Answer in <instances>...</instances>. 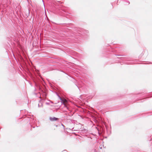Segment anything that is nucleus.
Here are the masks:
<instances>
[{"instance_id": "obj_3", "label": "nucleus", "mask_w": 152, "mask_h": 152, "mask_svg": "<svg viewBox=\"0 0 152 152\" xmlns=\"http://www.w3.org/2000/svg\"><path fill=\"white\" fill-rule=\"evenodd\" d=\"M44 94L45 95H46V93H44Z\"/></svg>"}, {"instance_id": "obj_4", "label": "nucleus", "mask_w": 152, "mask_h": 152, "mask_svg": "<svg viewBox=\"0 0 152 152\" xmlns=\"http://www.w3.org/2000/svg\"><path fill=\"white\" fill-rule=\"evenodd\" d=\"M56 128H57V126H56Z\"/></svg>"}, {"instance_id": "obj_2", "label": "nucleus", "mask_w": 152, "mask_h": 152, "mask_svg": "<svg viewBox=\"0 0 152 152\" xmlns=\"http://www.w3.org/2000/svg\"><path fill=\"white\" fill-rule=\"evenodd\" d=\"M58 119V118L55 117L51 118H50V120L52 121H57Z\"/></svg>"}, {"instance_id": "obj_5", "label": "nucleus", "mask_w": 152, "mask_h": 152, "mask_svg": "<svg viewBox=\"0 0 152 152\" xmlns=\"http://www.w3.org/2000/svg\"><path fill=\"white\" fill-rule=\"evenodd\" d=\"M56 129H54V130H55Z\"/></svg>"}, {"instance_id": "obj_1", "label": "nucleus", "mask_w": 152, "mask_h": 152, "mask_svg": "<svg viewBox=\"0 0 152 152\" xmlns=\"http://www.w3.org/2000/svg\"><path fill=\"white\" fill-rule=\"evenodd\" d=\"M62 101L65 105H66L67 103V101L66 99H63L62 100Z\"/></svg>"}]
</instances>
